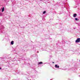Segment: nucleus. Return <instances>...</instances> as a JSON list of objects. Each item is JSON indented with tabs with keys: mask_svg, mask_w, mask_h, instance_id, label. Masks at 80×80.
I'll list each match as a JSON object with an SVG mask.
<instances>
[{
	"mask_svg": "<svg viewBox=\"0 0 80 80\" xmlns=\"http://www.w3.org/2000/svg\"><path fill=\"white\" fill-rule=\"evenodd\" d=\"M42 63H43V62H40L38 63V64L39 65H40V64H42Z\"/></svg>",
	"mask_w": 80,
	"mask_h": 80,
	"instance_id": "3",
	"label": "nucleus"
},
{
	"mask_svg": "<svg viewBox=\"0 0 80 80\" xmlns=\"http://www.w3.org/2000/svg\"><path fill=\"white\" fill-rule=\"evenodd\" d=\"M58 68H59V66H57V67Z\"/></svg>",
	"mask_w": 80,
	"mask_h": 80,
	"instance_id": "9",
	"label": "nucleus"
},
{
	"mask_svg": "<svg viewBox=\"0 0 80 80\" xmlns=\"http://www.w3.org/2000/svg\"><path fill=\"white\" fill-rule=\"evenodd\" d=\"M75 42L76 43H79V42H80V38H78L75 41Z\"/></svg>",
	"mask_w": 80,
	"mask_h": 80,
	"instance_id": "1",
	"label": "nucleus"
},
{
	"mask_svg": "<svg viewBox=\"0 0 80 80\" xmlns=\"http://www.w3.org/2000/svg\"><path fill=\"white\" fill-rule=\"evenodd\" d=\"M2 69V68H0V70H1Z\"/></svg>",
	"mask_w": 80,
	"mask_h": 80,
	"instance_id": "11",
	"label": "nucleus"
},
{
	"mask_svg": "<svg viewBox=\"0 0 80 80\" xmlns=\"http://www.w3.org/2000/svg\"><path fill=\"white\" fill-rule=\"evenodd\" d=\"M46 13V11H44L43 12V14H45Z\"/></svg>",
	"mask_w": 80,
	"mask_h": 80,
	"instance_id": "7",
	"label": "nucleus"
},
{
	"mask_svg": "<svg viewBox=\"0 0 80 80\" xmlns=\"http://www.w3.org/2000/svg\"><path fill=\"white\" fill-rule=\"evenodd\" d=\"M75 20H76L77 21L78 20V18H75Z\"/></svg>",
	"mask_w": 80,
	"mask_h": 80,
	"instance_id": "6",
	"label": "nucleus"
},
{
	"mask_svg": "<svg viewBox=\"0 0 80 80\" xmlns=\"http://www.w3.org/2000/svg\"><path fill=\"white\" fill-rule=\"evenodd\" d=\"M54 62H52V63H54Z\"/></svg>",
	"mask_w": 80,
	"mask_h": 80,
	"instance_id": "10",
	"label": "nucleus"
},
{
	"mask_svg": "<svg viewBox=\"0 0 80 80\" xmlns=\"http://www.w3.org/2000/svg\"><path fill=\"white\" fill-rule=\"evenodd\" d=\"M77 14H74L73 17H74V18H75V17H77Z\"/></svg>",
	"mask_w": 80,
	"mask_h": 80,
	"instance_id": "2",
	"label": "nucleus"
},
{
	"mask_svg": "<svg viewBox=\"0 0 80 80\" xmlns=\"http://www.w3.org/2000/svg\"><path fill=\"white\" fill-rule=\"evenodd\" d=\"M55 66H56V68H57V65H55Z\"/></svg>",
	"mask_w": 80,
	"mask_h": 80,
	"instance_id": "8",
	"label": "nucleus"
},
{
	"mask_svg": "<svg viewBox=\"0 0 80 80\" xmlns=\"http://www.w3.org/2000/svg\"><path fill=\"white\" fill-rule=\"evenodd\" d=\"M4 7H3V8L2 9V12H3V11H4Z\"/></svg>",
	"mask_w": 80,
	"mask_h": 80,
	"instance_id": "4",
	"label": "nucleus"
},
{
	"mask_svg": "<svg viewBox=\"0 0 80 80\" xmlns=\"http://www.w3.org/2000/svg\"><path fill=\"white\" fill-rule=\"evenodd\" d=\"M11 45H13V41H12L11 42Z\"/></svg>",
	"mask_w": 80,
	"mask_h": 80,
	"instance_id": "5",
	"label": "nucleus"
}]
</instances>
